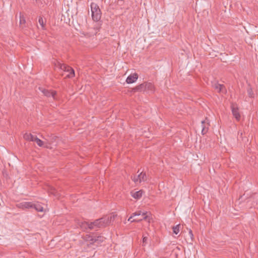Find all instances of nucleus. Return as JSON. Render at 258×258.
Here are the masks:
<instances>
[{"mask_svg":"<svg viewBox=\"0 0 258 258\" xmlns=\"http://www.w3.org/2000/svg\"><path fill=\"white\" fill-rule=\"evenodd\" d=\"M148 240V238L146 236H143V245L144 246L147 242Z\"/></svg>","mask_w":258,"mask_h":258,"instance_id":"nucleus-25","label":"nucleus"},{"mask_svg":"<svg viewBox=\"0 0 258 258\" xmlns=\"http://www.w3.org/2000/svg\"><path fill=\"white\" fill-rule=\"evenodd\" d=\"M79 225L83 230H87V229H90V223L87 222H80L79 223Z\"/></svg>","mask_w":258,"mask_h":258,"instance_id":"nucleus-16","label":"nucleus"},{"mask_svg":"<svg viewBox=\"0 0 258 258\" xmlns=\"http://www.w3.org/2000/svg\"><path fill=\"white\" fill-rule=\"evenodd\" d=\"M138 75L137 74L135 73L133 75L128 76L126 80V82L127 84H131L135 83L138 79Z\"/></svg>","mask_w":258,"mask_h":258,"instance_id":"nucleus-10","label":"nucleus"},{"mask_svg":"<svg viewBox=\"0 0 258 258\" xmlns=\"http://www.w3.org/2000/svg\"><path fill=\"white\" fill-rule=\"evenodd\" d=\"M35 137V136H33L31 134L28 133H25L23 136V138L25 140L32 142L33 141Z\"/></svg>","mask_w":258,"mask_h":258,"instance_id":"nucleus-20","label":"nucleus"},{"mask_svg":"<svg viewBox=\"0 0 258 258\" xmlns=\"http://www.w3.org/2000/svg\"><path fill=\"white\" fill-rule=\"evenodd\" d=\"M33 142H36L39 147L48 148V146L47 144H45L43 141L38 139L36 136L35 137Z\"/></svg>","mask_w":258,"mask_h":258,"instance_id":"nucleus-12","label":"nucleus"},{"mask_svg":"<svg viewBox=\"0 0 258 258\" xmlns=\"http://www.w3.org/2000/svg\"><path fill=\"white\" fill-rule=\"evenodd\" d=\"M212 86L219 93H225L226 92V88L223 85L215 82L213 84Z\"/></svg>","mask_w":258,"mask_h":258,"instance_id":"nucleus-7","label":"nucleus"},{"mask_svg":"<svg viewBox=\"0 0 258 258\" xmlns=\"http://www.w3.org/2000/svg\"><path fill=\"white\" fill-rule=\"evenodd\" d=\"M115 215L106 216L90 223V229H97L107 226L115 218Z\"/></svg>","mask_w":258,"mask_h":258,"instance_id":"nucleus-1","label":"nucleus"},{"mask_svg":"<svg viewBox=\"0 0 258 258\" xmlns=\"http://www.w3.org/2000/svg\"><path fill=\"white\" fill-rule=\"evenodd\" d=\"M92 19L96 22L99 21L101 17V12L99 6L94 3L91 4Z\"/></svg>","mask_w":258,"mask_h":258,"instance_id":"nucleus-2","label":"nucleus"},{"mask_svg":"<svg viewBox=\"0 0 258 258\" xmlns=\"http://www.w3.org/2000/svg\"><path fill=\"white\" fill-rule=\"evenodd\" d=\"M134 217V216H133V214L130 217V218L128 219V221H130L131 222V221H132L133 218Z\"/></svg>","mask_w":258,"mask_h":258,"instance_id":"nucleus-29","label":"nucleus"},{"mask_svg":"<svg viewBox=\"0 0 258 258\" xmlns=\"http://www.w3.org/2000/svg\"><path fill=\"white\" fill-rule=\"evenodd\" d=\"M134 92L136 91H146V88L145 83L141 84L133 89Z\"/></svg>","mask_w":258,"mask_h":258,"instance_id":"nucleus-18","label":"nucleus"},{"mask_svg":"<svg viewBox=\"0 0 258 258\" xmlns=\"http://www.w3.org/2000/svg\"><path fill=\"white\" fill-rule=\"evenodd\" d=\"M26 22L24 17L23 15L20 16V24L22 25L24 24Z\"/></svg>","mask_w":258,"mask_h":258,"instance_id":"nucleus-23","label":"nucleus"},{"mask_svg":"<svg viewBox=\"0 0 258 258\" xmlns=\"http://www.w3.org/2000/svg\"><path fill=\"white\" fill-rule=\"evenodd\" d=\"M51 190V193L52 194H53V195H54L55 196H57L55 189L52 187Z\"/></svg>","mask_w":258,"mask_h":258,"instance_id":"nucleus-26","label":"nucleus"},{"mask_svg":"<svg viewBox=\"0 0 258 258\" xmlns=\"http://www.w3.org/2000/svg\"><path fill=\"white\" fill-rule=\"evenodd\" d=\"M231 107L233 115L237 121H239L241 118V115L239 113L238 108L237 105L236 104H232Z\"/></svg>","mask_w":258,"mask_h":258,"instance_id":"nucleus-6","label":"nucleus"},{"mask_svg":"<svg viewBox=\"0 0 258 258\" xmlns=\"http://www.w3.org/2000/svg\"><path fill=\"white\" fill-rule=\"evenodd\" d=\"M189 235H190L191 239H192L194 235L192 234V231L190 229L189 231Z\"/></svg>","mask_w":258,"mask_h":258,"instance_id":"nucleus-27","label":"nucleus"},{"mask_svg":"<svg viewBox=\"0 0 258 258\" xmlns=\"http://www.w3.org/2000/svg\"><path fill=\"white\" fill-rule=\"evenodd\" d=\"M132 179L135 183H141L142 181H145L147 179L146 173L141 172L138 176L134 175L132 177Z\"/></svg>","mask_w":258,"mask_h":258,"instance_id":"nucleus-5","label":"nucleus"},{"mask_svg":"<svg viewBox=\"0 0 258 258\" xmlns=\"http://www.w3.org/2000/svg\"><path fill=\"white\" fill-rule=\"evenodd\" d=\"M40 90L46 97H52L53 100H57L56 92L55 91H50L47 89L39 88Z\"/></svg>","mask_w":258,"mask_h":258,"instance_id":"nucleus-4","label":"nucleus"},{"mask_svg":"<svg viewBox=\"0 0 258 258\" xmlns=\"http://www.w3.org/2000/svg\"><path fill=\"white\" fill-rule=\"evenodd\" d=\"M143 220H144L143 218H141V219L136 218V219H133V220L131 221V222H139Z\"/></svg>","mask_w":258,"mask_h":258,"instance_id":"nucleus-24","label":"nucleus"},{"mask_svg":"<svg viewBox=\"0 0 258 258\" xmlns=\"http://www.w3.org/2000/svg\"><path fill=\"white\" fill-rule=\"evenodd\" d=\"M36 1H37V0H36Z\"/></svg>","mask_w":258,"mask_h":258,"instance_id":"nucleus-30","label":"nucleus"},{"mask_svg":"<svg viewBox=\"0 0 258 258\" xmlns=\"http://www.w3.org/2000/svg\"><path fill=\"white\" fill-rule=\"evenodd\" d=\"M209 125L210 122L207 118L205 119V120L202 121V133L203 135H205L207 133Z\"/></svg>","mask_w":258,"mask_h":258,"instance_id":"nucleus-8","label":"nucleus"},{"mask_svg":"<svg viewBox=\"0 0 258 258\" xmlns=\"http://www.w3.org/2000/svg\"><path fill=\"white\" fill-rule=\"evenodd\" d=\"M131 196L134 199H135L136 200H139L140 198H141V197H142L143 194V191L142 190H140L137 191H133L131 192Z\"/></svg>","mask_w":258,"mask_h":258,"instance_id":"nucleus-11","label":"nucleus"},{"mask_svg":"<svg viewBox=\"0 0 258 258\" xmlns=\"http://www.w3.org/2000/svg\"><path fill=\"white\" fill-rule=\"evenodd\" d=\"M145 85L146 88V91H148L151 92H153L154 91V86L152 83L146 82L145 83Z\"/></svg>","mask_w":258,"mask_h":258,"instance_id":"nucleus-19","label":"nucleus"},{"mask_svg":"<svg viewBox=\"0 0 258 258\" xmlns=\"http://www.w3.org/2000/svg\"><path fill=\"white\" fill-rule=\"evenodd\" d=\"M143 217L144 220H147L148 219V216L147 215V212H142L141 211H137L133 213V216H140Z\"/></svg>","mask_w":258,"mask_h":258,"instance_id":"nucleus-13","label":"nucleus"},{"mask_svg":"<svg viewBox=\"0 0 258 258\" xmlns=\"http://www.w3.org/2000/svg\"><path fill=\"white\" fill-rule=\"evenodd\" d=\"M179 227H180V225L178 224V225H177L175 226H173L172 229H173V233L175 234H177L179 232Z\"/></svg>","mask_w":258,"mask_h":258,"instance_id":"nucleus-21","label":"nucleus"},{"mask_svg":"<svg viewBox=\"0 0 258 258\" xmlns=\"http://www.w3.org/2000/svg\"><path fill=\"white\" fill-rule=\"evenodd\" d=\"M67 67V65H66V64L61 63V62L58 61L54 63V67L55 69H58L62 70L63 71L66 70Z\"/></svg>","mask_w":258,"mask_h":258,"instance_id":"nucleus-14","label":"nucleus"},{"mask_svg":"<svg viewBox=\"0 0 258 258\" xmlns=\"http://www.w3.org/2000/svg\"><path fill=\"white\" fill-rule=\"evenodd\" d=\"M33 203L32 202H22L18 205V207L22 209L33 208Z\"/></svg>","mask_w":258,"mask_h":258,"instance_id":"nucleus-9","label":"nucleus"},{"mask_svg":"<svg viewBox=\"0 0 258 258\" xmlns=\"http://www.w3.org/2000/svg\"><path fill=\"white\" fill-rule=\"evenodd\" d=\"M33 208L38 212L44 211V208L41 204L39 203H33Z\"/></svg>","mask_w":258,"mask_h":258,"instance_id":"nucleus-17","label":"nucleus"},{"mask_svg":"<svg viewBox=\"0 0 258 258\" xmlns=\"http://www.w3.org/2000/svg\"><path fill=\"white\" fill-rule=\"evenodd\" d=\"M64 72H67L69 73V74L67 75L68 78H73L75 76V71L74 69L69 66H67L66 69L64 71Z\"/></svg>","mask_w":258,"mask_h":258,"instance_id":"nucleus-15","label":"nucleus"},{"mask_svg":"<svg viewBox=\"0 0 258 258\" xmlns=\"http://www.w3.org/2000/svg\"><path fill=\"white\" fill-rule=\"evenodd\" d=\"M105 239V238L102 236H98L97 237H94L90 235H86L85 237V240L89 242L91 244H93L94 243L99 244L104 241Z\"/></svg>","mask_w":258,"mask_h":258,"instance_id":"nucleus-3","label":"nucleus"},{"mask_svg":"<svg viewBox=\"0 0 258 258\" xmlns=\"http://www.w3.org/2000/svg\"><path fill=\"white\" fill-rule=\"evenodd\" d=\"M38 22H39V24L41 26L42 28L44 29V25H45V22H44L43 19L42 17H39Z\"/></svg>","mask_w":258,"mask_h":258,"instance_id":"nucleus-22","label":"nucleus"},{"mask_svg":"<svg viewBox=\"0 0 258 258\" xmlns=\"http://www.w3.org/2000/svg\"><path fill=\"white\" fill-rule=\"evenodd\" d=\"M248 93L249 96L250 97H252V94H251V89H249V90H248Z\"/></svg>","mask_w":258,"mask_h":258,"instance_id":"nucleus-28","label":"nucleus"}]
</instances>
